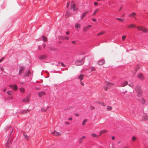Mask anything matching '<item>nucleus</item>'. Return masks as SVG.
<instances>
[{"label":"nucleus","instance_id":"nucleus-1","mask_svg":"<svg viewBox=\"0 0 148 148\" xmlns=\"http://www.w3.org/2000/svg\"><path fill=\"white\" fill-rule=\"evenodd\" d=\"M128 27L129 28L136 27L137 28L138 30L139 31H141L144 33H147L148 32V30L146 28L140 26L137 27L135 25L133 24H131L129 25L128 26Z\"/></svg>","mask_w":148,"mask_h":148},{"label":"nucleus","instance_id":"nucleus-2","mask_svg":"<svg viewBox=\"0 0 148 148\" xmlns=\"http://www.w3.org/2000/svg\"><path fill=\"white\" fill-rule=\"evenodd\" d=\"M135 89L138 97H142L143 95L142 90L139 86H137L135 88Z\"/></svg>","mask_w":148,"mask_h":148},{"label":"nucleus","instance_id":"nucleus-3","mask_svg":"<svg viewBox=\"0 0 148 148\" xmlns=\"http://www.w3.org/2000/svg\"><path fill=\"white\" fill-rule=\"evenodd\" d=\"M85 57H84L82 59L80 60H77L75 61V64L76 66L82 65L84 63V60Z\"/></svg>","mask_w":148,"mask_h":148},{"label":"nucleus","instance_id":"nucleus-4","mask_svg":"<svg viewBox=\"0 0 148 148\" xmlns=\"http://www.w3.org/2000/svg\"><path fill=\"white\" fill-rule=\"evenodd\" d=\"M70 8L71 10H73V11H77L78 10V8L76 7L75 3H73V1L72 2Z\"/></svg>","mask_w":148,"mask_h":148},{"label":"nucleus","instance_id":"nucleus-5","mask_svg":"<svg viewBox=\"0 0 148 148\" xmlns=\"http://www.w3.org/2000/svg\"><path fill=\"white\" fill-rule=\"evenodd\" d=\"M9 86L11 88H12L13 90L14 91H16L18 87L17 84H10Z\"/></svg>","mask_w":148,"mask_h":148},{"label":"nucleus","instance_id":"nucleus-6","mask_svg":"<svg viewBox=\"0 0 148 148\" xmlns=\"http://www.w3.org/2000/svg\"><path fill=\"white\" fill-rule=\"evenodd\" d=\"M12 142V140L11 139H8L5 144L6 147L7 148L10 147L11 145Z\"/></svg>","mask_w":148,"mask_h":148},{"label":"nucleus","instance_id":"nucleus-7","mask_svg":"<svg viewBox=\"0 0 148 148\" xmlns=\"http://www.w3.org/2000/svg\"><path fill=\"white\" fill-rule=\"evenodd\" d=\"M104 83L106 86L108 88L114 85L113 84L110 82L107 81H104Z\"/></svg>","mask_w":148,"mask_h":148},{"label":"nucleus","instance_id":"nucleus-8","mask_svg":"<svg viewBox=\"0 0 148 148\" xmlns=\"http://www.w3.org/2000/svg\"><path fill=\"white\" fill-rule=\"evenodd\" d=\"M25 67L23 66H21L19 67V70L18 74L21 75L23 73V71L25 69Z\"/></svg>","mask_w":148,"mask_h":148},{"label":"nucleus","instance_id":"nucleus-9","mask_svg":"<svg viewBox=\"0 0 148 148\" xmlns=\"http://www.w3.org/2000/svg\"><path fill=\"white\" fill-rule=\"evenodd\" d=\"M30 73L31 72L30 70L28 69L25 72L24 74V76L25 77H28Z\"/></svg>","mask_w":148,"mask_h":148},{"label":"nucleus","instance_id":"nucleus-10","mask_svg":"<svg viewBox=\"0 0 148 148\" xmlns=\"http://www.w3.org/2000/svg\"><path fill=\"white\" fill-rule=\"evenodd\" d=\"M105 62L104 59L100 60L97 62V64L99 65H102L105 63Z\"/></svg>","mask_w":148,"mask_h":148},{"label":"nucleus","instance_id":"nucleus-11","mask_svg":"<svg viewBox=\"0 0 148 148\" xmlns=\"http://www.w3.org/2000/svg\"><path fill=\"white\" fill-rule=\"evenodd\" d=\"M141 97V101H140V99H136L139 102H141L144 105L146 101L142 97Z\"/></svg>","mask_w":148,"mask_h":148},{"label":"nucleus","instance_id":"nucleus-12","mask_svg":"<svg viewBox=\"0 0 148 148\" xmlns=\"http://www.w3.org/2000/svg\"><path fill=\"white\" fill-rule=\"evenodd\" d=\"M52 134L56 136H59L61 134V133L60 132H58L56 130H54Z\"/></svg>","mask_w":148,"mask_h":148},{"label":"nucleus","instance_id":"nucleus-13","mask_svg":"<svg viewBox=\"0 0 148 148\" xmlns=\"http://www.w3.org/2000/svg\"><path fill=\"white\" fill-rule=\"evenodd\" d=\"M88 13V11H86L85 12L83 13L82 15L81 16L80 18L82 19L86 16V14Z\"/></svg>","mask_w":148,"mask_h":148},{"label":"nucleus","instance_id":"nucleus-14","mask_svg":"<svg viewBox=\"0 0 148 148\" xmlns=\"http://www.w3.org/2000/svg\"><path fill=\"white\" fill-rule=\"evenodd\" d=\"M38 93L39 97H42L43 95H45V93L44 91L38 92Z\"/></svg>","mask_w":148,"mask_h":148},{"label":"nucleus","instance_id":"nucleus-15","mask_svg":"<svg viewBox=\"0 0 148 148\" xmlns=\"http://www.w3.org/2000/svg\"><path fill=\"white\" fill-rule=\"evenodd\" d=\"M136 13L134 12H133L129 15V17H133L135 19H136V18L135 16L136 15Z\"/></svg>","mask_w":148,"mask_h":148},{"label":"nucleus","instance_id":"nucleus-16","mask_svg":"<svg viewBox=\"0 0 148 148\" xmlns=\"http://www.w3.org/2000/svg\"><path fill=\"white\" fill-rule=\"evenodd\" d=\"M96 102L97 104H98L100 106H106V104L104 103L103 102H100L98 101H97Z\"/></svg>","mask_w":148,"mask_h":148},{"label":"nucleus","instance_id":"nucleus-17","mask_svg":"<svg viewBox=\"0 0 148 148\" xmlns=\"http://www.w3.org/2000/svg\"><path fill=\"white\" fill-rule=\"evenodd\" d=\"M46 57L47 56L45 55H41L38 56V58L40 59H45Z\"/></svg>","mask_w":148,"mask_h":148},{"label":"nucleus","instance_id":"nucleus-18","mask_svg":"<svg viewBox=\"0 0 148 148\" xmlns=\"http://www.w3.org/2000/svg\"><path fill=\"white\" fill-rule=\"evenodd\" d=\"M71 14V13L69 11H66L65 15L66 18H68L70 16Z\"/></svg>","mask_w":148,"mask_h":148},{"label":"nucleus","instance_id":"nucleus-19","mask_svg":"<svg viewBox=\"0 0 148 148\" xmlns=\"http://www.w3.org/2000/svg\"><path fill=\"white\" fill-rule=\"evenodd\" d=\"M86 138L85 136H83L80 137L79 139V143H82L83 140L85 139Z\"/></svg>","mask_w":148,"mask_h":148},{"label":"nucleus","instance_id":"nucleus-20","mask_svg":"<svg viewBox=\"0 0 148 148\" xmlns=\"http://www.w3.org/2000/svg\"><path fill=\"white\" fill-rule=\"evenodd\" d=\"M128 82L126 81L120 84V85L119 86V87H124L125 86L128 85Z\"/></svg>","mask_w":148,"mask_h":148},{"label":"nucleus","instance_id":"nucleus-21","mask_svg":"<svg viewBox=\"0 0 148 148\" xmlns=\"http://www.w3.org/2000/svg\"><path fill=\"white\" fill-rule=\"evenodd\" d=\"M138 77L141 80H143L144 79V77L141 73H140L137 75Z\"/></svg>","mask_w":148,"mask_h":148},{"label":"nucleus","instance_id":"nucleus-22","mask_svg":"<svg viewBox=\"0 0 148 148\" xmlns=\"http://www.w3.org/2000/svg\"><path fill=\"white\" fill-rule=\"evenodd\" d=\"M108 131L106 130H101L100 131L99 133V136H100L102 134L104 133H107Z\"/></svg>","mask_w":148,"mask_h":148},{"label":"nucleus","instance_id":"nucleus-23","mask_svg":"<svg viewBox=\"0 0 148 148\" xmlns=\"http://www.w3.org/2000/svg\"><path fill=\"white\" fill-rule=\"evenodd\" d=\"M7 94L9 95L12 96L14 94V92L12 90H8L7 91Z\"/></svg>","mask_w":148,"mask_h":148},{"label":"nucleus","instance_id":"nucleus-24","mask_svg":"<svg viewBox=\"0 0 148 148\" xmlns=\"http://www.w3.org/2000/svg\"><path fill=\"white\" fill-rule=\"evenodd\" d=\"M19 90L20 91L23 93H24L25 92V88L23 87H21L19 88Z\"/></svg>","mask_w":148,"mask_h":148},{"label":"nucleus","instance_id":"nucleus-25","mask_svg":"<svg viewBox=\"0 0 148 148\" xmlns=\"http://www.w3.org/2000/svg\"><path fill=\"white\" fill-rule=\"evenodd\" d=\"M84 76L83 74L80 75L78 78V79H79L80 81H81L84 79Z\"/></svg>","mask_w":148,"mask_h":148},{"label":"nucleus","instance_id":"nucleus-26","mask_svg":"<svg viewBox=\"0 0 148 148\" xmlns=\"http://www.w3.org/2000/svg\"><path fill=\"white\" fill-rule=\"evenodd\" d=\"M80 25L79 23H76L75 25V27L76 30L77 29H79L80 27Z\"/></svg>","mask_w":148,"mask_h":148},{"label":"nucleus","instance_id":"nucleus-27","mask_svg":"<svg viewBox=\"0 0 148 148\" xmlns=\"http://www.w3.org/2000/svg\"><path fill=\"white\" fill-rule=\"evenodd\" d=\"M42 40L44 42H46L47 41V38L46 36H45L44 35L42 36Z\"/></svg>","mask_w":148,"mask_h":148},{"label":"nucleus","instance_id":"nucleus-28","mask_svg":"<svg viewBox=\"0 0 148 148\" xmlns=\"http://www.w3.org/2000/svg\"><path fill=\"white\" fill-rule=\"evenodd\" d=\"M22 102L25 103L29 102V99H27L26 98H25L23 99Z\"/></svg>","mask_w":148,"mask_h":148},{"label":"nucleus","instance_id":"nucleus-29","mask_svg":"<svg viewBox=\"0 0 148 148\" xmlns=\"http://www.w3.org/2000/svg\"><path fill=\"white\" fill-rule=\"evenodd\" d=\"M99 10V8L95 10L94 12L92 14V15H95L96 13Z\"/></svg>","mask_w":148,"mask_h":148},{"label":"nucleus","instance_id":"nucleus-30","mask_svg":"<svg viewBox=\"0 0 148 148\" xmlns=\"http://www.w3.org/2000/svg\"><path fill=\"white\" fill-rule=\"evenodd\" d=\"M92 136V137L95 138V137H98L99 136L96 135L94 133H92L91 134Z\"/></svg>","mask_w":148,"mask_h":148},{"label":"nucleus","instance_id":"nucleus-31","mask_svg":"<svg viewBox=\"0 0 148 148\" xmlns=\"http://www.w3.org/2000/svg\"><path fill=\"white\" fill-rule=\"evenodd\" d=\"M116 19H117V20H118V21H119L121 22H123L124 20V19H122L121 18H118V17L116 18Z\"/></svg>","mask_w":148,"mask_h":148},{"label":"nucleus","instance_id":"nucleus-32","mask_svg":"<svg viewBox=\"0 0 148 148\" xmlns=\"http://www.w3.org/2000/svg\"><path fill=\"white\" fill-rule=\"evenodd\" d=\"M87 120L86 119H84L82 123V125L83 126L85 125L86 123L87 122Z\"/></svg>","mask_w":148,"mask_h":148},{"label":"nucleus","instance_id":"nucleus-33","mask_svg":"<svg viewBox=\"0 0 148 148\" xmlns=\"http://www.w3.org/2000/svg\"><path fill=\"white\" fill-rule=\"evenodd\" d=\"M107 108L108 110H111L112 109V107L111 106H108L107 107Z\"/></svg>","mask_w":148,"mask_h":148},{"label":"nucleus","instance_id":"nucleus-34","mask_svg":"<svg viewBox=\"0 0 148 148\" xmlns=\"http://www.w3.org/2000/svg\"><path fill=\"white\" fill-rule=\"evenodd\" d=\"M104 33V32H102V31L100 32L99 33L97 34V36H99L103 34Z\"/></svg>","mask_w":148,"mask_h":148},{"label":"nucleus","instance_id":"nucleus-35","mask_svg":"<svg viewBox=\"0 0 148 148\" xmlns=\"http://www.w3.org/2000/svg\"><path fill=\"white\" fill-rule=\"evenodd\" d=\"M139 66H137L136 67L135 69V72L136 73L139 69Z\"/></svg>","mask_w":148,"mask_h":148},{"label":"nucleus","instance_id":"nucleus-36","mask_svg":"<svg viewBox=\"0 0 148 148\" xmlns=\"http://www.w3.org/2000/svg\"><path fill=\"white\" fill-rule=\"evenodd\" d=\"M136 139V138L134 136L132 138V140L133 142H134Z\"/></svg>","mask_w":148,"mask_h":148},{"label":"nucleus","instance_id":"nucleus-37","mask_svg":"<svg viewBox=\"0 0 148 148\" xmlns=\"http://www.w3.org/2000/svg\"><path fill=\"white\" fill-rule=\"evenodd\" d=\"M95 68L93 66L92 67L91 69V70H90V71H95Z\"/></svg>","mask_w":148,"mask_h":148},{"label":"nucleus","instance_id":"nucleus-38","mask_svg":"<svg viewBox=\"0 0 148 148\" xmlns=\"http://www.w3.org/2000/svg\"><path fill=\"white\" fill-rule=\"evenodd\" d=\"M61 65L64 67H65L66 66L64 64V63L62 62H60Z\"/></svg>","mask_w":148,"mask_h":148},{"label":"nucleus","instance_id":"nucleus-39","mask_svg":"<svg viewBox=\"0 0 148 148\" xmlns=\"http://www.w3.org/2000/svg\"><path fill=\"white\" fill-rule=\"evenodd\" d=\"M69 37L67 36H66L64 37V39L66 40H69Z\"/></svg>","mask_w":148,"mask_h":148},{"label":"nucleus","instance_id":"nucleus-40","mask_svg":"<svg viewBox=\"0 0 148 148\" xmlns=\"http://www.w3.org/2000/svg\"><path fill=\"white\" fill-rule=\"evenodd\" d=\"M94 4L95 6L96 7L98 5V3L97 2H95L94 3Z\"/></svg>","mask_w":148,"mask_h":148},{"label":"nucleus","instance_id":"nucleus-41","mask_svg":"<svg viewBox=\"0 0 148 148\" xmlns=\"http://www.w3.org/2000/svg\"><path fill=\"white\" fill-rule=\"evenodd\" d=\"M144 120L147 121L148 120V117L147 116H145L144 118Z\"/></svg>","mask_w":148,"mask_h":148},{"label":"nucleus","instance_id":"nucleus-42","mask_svg":"<svg viewBox=\"0 0 148 148\" xmlns=\"http://www.w3.org/2000/svg\"><path fill=\"white\" fill-rule=\"evenodd\" d=\"M24 136L25 138L27 139V140L28 139L29 137L27 136V135L26 134H24Z\"/></svg>","mask_w":148,"mask_h":148},{"label":"nucleus","instance_id":"nucleus-43","mask_svg":"<svg viewBox=\"0 0 148 148\" xmlns=\"http://www.w3.org/2000/svg\"><path fill=\"white\" fill-rule=\"evenodd\" d=\"M42 47H43V48L44 49H45L46 46V44H45L43 43L42 44Z\"/></svg>","mask_w":148,"mask_h":148},{"label":"nucleus","instance_id":"nucleus-44","mask_svg":"<svg viewBox=\"0 0 148 148\" xmlns=\"http://www.w3.org/2000/svg\"><path fill=\"white\" fill-rule=\"evenodd\" d=\"M108 88H109L106 86H105L104 88V90L105 91H107L108 90Z\"/></svg>","mask_w":148,"mask_h":148},{"label":"nucleus","instance_id":"nucleus-45","mask_svg":"<svg viewBox=\"0 0 148 148\" xmlns=\"http://www.w3.org/2000/svg\"><path fill=\"white\" fill-rule=\"evenodd\" d=\"M126 37L125 36H123L122 37V40L124 41V40L125 39Z\"/></svg>","mask_w":148,"mask_h":148},{"label":"nucleus","instance_id":"nucleus-46","mask_svg":"<svg viewBox=\"0 0 148 148\" xmlns=\"http://www.w3.org/2000/svg\"><path fill=\"white\" fill-rule=\"evenodd\" d=\"M38 49L39 50H41L42 49V47L40 46H38Z\"/></svg>","mask_w":148,"mask_h":148},{"label":"nucleus","instance_id":"nucleus-47","mask_svg":"<svg viewBox=\"0 0 148 148\" xmlns=\"http://www.w3.org/2000/svg\"><path fill=\"white\" fill-rule=\"evenodd\" d=\"M70 4L69 2H67L66 4V8H68L69 7V5Z\"/></svg>","mask_w":148,"mask_h":148},{"label":"nucleus","instance_id":"nucleus-48","mask_svg":"<svg viewBox=\"0 0 148 148\" xmlns=\"http://www.w3.org/2000/svg\"><path fill=\"white\" fill-rule=\"evenodd\" d=\"M92 20L93 22H95L97 21V19L94 18H92Z\"/></svg>","mask_w":148,"mask_h":148},{"label":"nucleus","instance_id":"nucleus-49","mask_svg":"<svg viewBox=\"0 0 148 148\" xmlns=\"http://www.w3.org/2000/svg\"><path fill=\"white\" fill-rule=\"evenodd\" d=\"M71 43L72 44H76V41L73 40V41H71Z\"/></svg>","mask_w":148,"mask_h":148},{"label":"nucleus","instance_id":"nucleus-50","mask_svg":"<svg viewBox=\"0 0 148 148\" xmlns=\"http://www.w3.org/2000/svg\"><path fill=\"white\" fill-rule=\"evenodd\" d=\"M30 94H29V95H27V97H26V98L27 99H29V98L30 97Z\"/></svg>","mask_w":148,"mask_h":148},{"label":"nucleus","instance_id":"nucleus-51","mask_svg":"<svg viewBox=\"0 0 148 148\" xmlns=\"http://www.w3.org/2000/svg\"><path fill=\"white\" fill-rule=\"evenodd\" d=\"M128 85L129 86L131 87H133V85L132 84H129Z\"/></svg>","mask_w":148,"mask_h":148},{"label":"nucleus","instance_id":"nucleus-52","mask_svg":"<svg viewBox=\"0 0 148 148\" xmlns=\"http://www.w3.org/2000/svg\"><path fill=\"white\" fill-rule=\"evenodd\" d=\"M69 34H70V32L69 31H67L66 32V34L67 35H69Z\"/></svg>","mask_w":148,"mask_h":148},{"label":"nucleus","instance_id":"nucleus-53","mask_svg":"<svg viewBox=\"0 0 148 148\" xmlns=\"http://www.w3.org/2000/svg\"><path fill=\"white\" fill-rule=\"evenodd\" d=\"M80 84L82 85V86H84V83L81 81H80Z\"/></svg>","mask_w":148,"mask_h":148},{"label":"nucleus","instance_id":"nucleus-54","mask_svg":"<svg viewBox=\"0 0 148 148\" xmlns=\"http://www.w3.org/2000/svg\"><path fill=\"white\" fill-rule=\"evenodd\" d=\"M65 123L66 125H69L70 124V123L69 122L67 121L65 122Z\"/></svg>","mask_w":148,"mask_h":148},{"label":"nucleus","instance_id":"nucleus-55","mask_svg":"<svg viewBox=\"0 0 148 148\" xmlns=\"http://www.w3.org/2000/svg\"><path fill=\"white\" fill-rule=\"evenodd\" d=\"M0 69H1V71H2L4 73H5L4 72V71H4V69H3V67H0Z\"/></svg>","mask_w":148,"mask_h":148},{"label":"nucleus","instance_id":"nucleus-56","mask_svg":"<svg viewBox=\"0 0 148 148\" xmlns=\"http://www.w3.org/2000/svg\"><path fill=\"white\" fill-rule=\"evenodd\" d=\"M92 27V25H88L87 26V28L88 29L89 27Z\"/></svg>","mask_w":148,"mask_h":148},{"label":"nucleus","instance_id":"nucleus-57","mask_svg":"<svg viewBox=\"0 0 148 148\" xmlns=\"http://www.w3.org/2000/svg\"><path fill=\"white\" fill-rule=\"evenodd\" d=\"M20 83L21 84H23L24 83V82H20Z\"/></svg>","mask_w":148,"mask_h":148},{"label":"nucleus","instance_id":"nucleus-58","mask_svg":"<svg viewBox=\"0 0 148 148\" xmlns=\"http://www.w3.org/2000/svg\"><path fill=\"white\" fill-rule=\"evenodd\" d=\"M76 116H79V114L78 113H75L74 114Z\"/></svg>","mask_w":148,"mask_h":148},{"label":"nucleus","instance_id":"nucleus-59","mask_svg":"<svg viewBox=\"0 0 148 148\" xmlns=\"http://www.w3.org/2000/svg\"><path fill=\"white\" fill-rule=\"evenodd\" d=\"M35 89L38 90H39L40 89V88H38L37 87H36L35 88Z\"/></svg>","mask_w":148,"mask_h":148},{"label":"nucleus","instance_id":"nucleus-60","mask_svg":"<svg viewBox=\"0 0 148 148\" xmlns=\"http://www.w3.org/2000/svg\"><path fill=\"white\" fill-rule=\"evenodd\" d=\"M112 140H114L115 139V137L114 136H112Z\"/></svg>","mask_w":148,"mask_h":148},{"label":"nucleus","instance_id":"nucleus-61","mask_svg":"<svg viewBox=\"0 0 148 148\" xmlns=\"http://www.w3.org/2000/svg\"><path fill=\"white\" fill-rule=\"evenodd\" d=\"M68 120L70 121H71L72 120V118H70L68 119Z\"/></svg>","mask_w":148,"mask_h":148},{"label":"nucleus","instance_id":"nucleus-62","mask_svg":"<svg viewBox=\"0 0 148 148\" xmlns=\"http://www.w3.org/2000/svg\"><path fill=\"white\" fill-rule=\"evenodd\" d=\"M3 61V60L2 59H1V58L0 59V63L2 62Z\"/></svg>","mask_w":148,"mask_h":148},{"label":"nucleus","instance_id":"nucleus-63","mask_svg":"<svg viewBox=\"0 0 148 148\" xmlns=\"http://www.w3.org/2000/svg\"><path fill=\"white\" fill-rule=\"evenodd\" d=\"M6 88H4V89H3V91H4V92H5V91H6Z\"/></svg>","mask_w":148,"mask_h":148},{"label":"nucleus","instance_id":"nucleus-64","mask_svg":"<svg viewBox=\"0 0 148 148\" xmlns=\"http://www.w3.org/2000/svg\"><path fill=\"white\" fill-rule=\"evenodd\" d=\"M123 148H128V147L127 146H124L123 147Z\"/></svg>","mask_w":148,"mask_h":148}]
</instances>
